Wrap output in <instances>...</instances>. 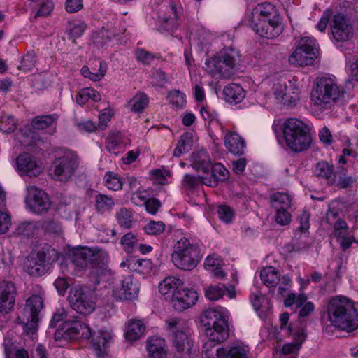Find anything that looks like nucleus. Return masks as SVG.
<instances>
[{
  "instance_id": "53",
  "label": "nucleus",
  "mask_w": 358,
  "mask_h": 358,
  "mask_svg": "<svg viewBox=\"0 0 358 358\" xmlns=\"http://www.w3.org/2000/svg\"><path fill=\"white\" fill-rule=\"evenodd\" d=\"M27 322L24 323V331L27 334H34L38 329V317L24 315Z\"/></svg>"
},
{
  "instance_id": "59",
  "label": "nucleus",
  "mask_w": 358,
  "mask_h": 358,
  "mask_svg": "<svg viewBox=\"0 0 358 358\" xmlns=\"http://www.w3.org/2000/svg\"><path fill=\"white\" fill-rule=\"evenodd\" d=\"M291 209L275 210V221L280 225H287L292 220Z\"/></svg>"
},
{
  "instance_id": "45",
  "label": "nucleus",
  "mask_w": 358,
  "mask_h": 358,
  "mask_svg": "<svg viewBox=\"0 0 358 358\" xmlns=\"http://www.w3.org/2000/svg\"><path fill=\"white\" fill-rule=\"evenodd\" d=\"M149 102L148 96L144 93L136 94L129 101V104L132 111L135 113L142 112Z\"/></svg>"
},
{
  "instance_id": "13",
  "label": "nucleus",
  "mask_w": 358,
  "mask_h": 358,
  "mask_svg": "<svg viewBox=\"0 0 358 358\" xmlns=\"http://www.w3.org/2000/svg\"><path fill=\"white\" fill-rule=\"evenodd\" d=\"M330 29L334 39L338 42L347 41L354 35V29L350 20L341 13L332 17Z\"/></svg>"
},
{
  "instance_id": "27",
  "label": "nucleus",
  "mask_w": 358,
  "mask_h": 358,
  "mask_svg": "<svg viewBox=\"0 0 358 358\" xmlns=\"http://www.w3.org/2000/svg\"><path fill=\"white\" fill-rule=\"evenodd\" d=\"M112 339L111 332L107 330H101L92 339L93 348L99 357L106 352Z\"/></svg>"
},
{
  "instance_id": "40",
  "label": "nucleus",
  "mask_w": 358,
  "mask_h": 358,
  "mask_svg": "<svg viewBox=\"0 0 358 358\" xmlns=\"http://www.w3.org/2000/svg\"><path fill=\"white\" fill-rule=\"evenodd\" d=\"M122 145V135L120 131H114L108 134L106 139V148L109 152L117 154Z\"/></svg>"
},
{
  "instance_id": "20",
  "label": "nucleus",
  "mask_w": 358,
  "mask_h": 358,
  "mask_svg": "<svg viewBox=\"0 0 358 358\" xmlns=\"http://www.w3.org/2000/svg\"><path fill=\"white\" fill-rule=\"evenodd\" d=\"M139 285L131 275L124 276L122 280V287L116 297L120 300H131L137 297Z\"/></svg>"
},
{
  "instance_id": "16",
  "label": "nucleus",
  "mask_w": 358,
  "mask_h": 358,
  "mask_svg": "<svg viewBox=\"0 0 358 358\" xmlns=\"http://www.w3.org/2000/svg\"><path fill=\"white\" fill-rule=\"evenodd\" d=\"M332 236L339 243L341 249L345 252L355 242V237L347 222L338 218L334 224Z\"/></svg>"
},
{
  "instance_id": "26",
  "label": "nucleus",
  "mask_w": 358,
  "mask_h": 358,
  "mask_svg": "<svg viewBox=\"0 0 358 358\" xmlns=\"http://www.w3.org/2000/svg\"><path fill=\"white\" fill-rule=\"evenodd\" d=\"M54 337L56 341H69L80 338L79 322H74L71 324L65 322L62 327L56 330Z\"/></svg>"
},
{
  "instance_id": "32",
  "label": "nucleus",
  "mask_w": 358,
  "mask_h": 358,
  "mask_svg": "<svg viewBox=\"0 0 358 358\" xmlns=\"http://www.w3.org/2000/svg\"><path fill=\"white\" fill-rule=\"evenodd\" d=\"M145 330V326L141 320H130L125 331V338L130 341H136L144 334Z\"/></svg>"
},
{
  "instance_id": "18",
  "label": "nucleus",
  "mask_w": 358,
  "mask_h": 358,
  "mask_svg": "<svg viewBox=\"0 0 358 358\" xmlns=\"http://www.w3.org/2000/svg\"><path fill=\"white\" fill-rule=\"evenodd\" d=\"M16 294V288L13 282H0V313H7L13 309Z\"/></svg>"
},
{
  "instance_id": "17",
  "label": "nucleus",
  "mask_w": 358,
  "mask_h": 358,
  "mask_svg": "<svg viewBox=\"0 0 358 358\" xmlns=\"http://www.w3.org/2000/svg\"><path fill=\"white\" fill-rule=\"evenodd\" d=\"M45 259L46 255L43 251L32 253L26 258L24 263V269L30 275L41 276L46 272Z\"/></svg>"
},
{
  "instance_id": "38",
  "label": "nucleus",
  "mask_w": 358,
  "mask_h": 358,
  "mask_svg": "<svg viewBox=\"0 0 358 358\" xmlns=\"http://www.w3.org/2000/svg\"><path fill=\"white\" fill-rule=\"evenodd\" d=\"M115 206L113 197L103 194H99L95 196L94 207L98 213L104 214L110 211Z\"/></svg>"
},
{
  "instance_id": "3",
  "label": "nucleus",
  "mask_w": 358,
  "mask_h": 358,
  "mask_svg": "<svg viewBox=\"0 0 358 358\" xmlns=\"http://www.w3.org/2000/svg\"><path fill=\"white\" fill-rule=\"evenodd\" d=\"M327 312L331 325L348 332L358 328L357 305L350 299L343 296L331 298Z\"/></svg>"
},
{
  "instance_id": "49",
  "label": "nucleus",
  "mask_w": 358,
  "mask_h": 358,
  "mask_svg": "<svg viewBox=\"0 0 358 358\" xmlns=\"http://www.w3.org/2000/svg\"><path fill=\"white\" fill-rule=\"evenodd\" d=\"M36 227V223L25 221L17 226L15 233L19 236H29L34 234Z\"/></svg>"
},
{
  "instance_id": "5",
  "label": "nucleus",
  "mask_w": 358,
  "mask_h": 358,
  "mask_svg": "<svg viewBox=\"0 0 358 358\" xmlns=\"http://www.w3.org/2000/svg\"><path fill=\"white\" fill-rule=\"evenodd\" d=\"M285 145L294 153L307 150L311 143L312 137L308 126L296 118H289L282 124Z\"/></svg>"
},
{
  "instance_id": "11",
  "label": "nucleus",
  "mask_w": 358,
  "mask_h": 358,
  "mask_svg": "<svg viewBox=\"0 0 358 358\" xmlns=\"http://www.w3.org/2000/svg\"><path fill=\"white\" fill-rule=\"evenodd\" d=\"M68 299L72 309L80 315H90L96 308L94 294L85 287L71 288Z\"/></svg>"
},
{
  "instance_id": "64",
  "label": "nucleus",
  "mask_w": 358,
  "mask_h": 358,
  "mask_svg": "<svg viewBox=\"0 0 358 358\" xmlns=\"http://www.w3.org/2000/svg\"><path fill=\"white\" fill-rule=\"evenodd\" d=\"M152 177L157 183L164 185L170 177V173L166 169H156L152 171Z\"/></svg>"
},
{
  "instance_id": "30",
  "label": "nucleus",
  "mask_w": 358,
  "mask_h": 358,
  "mask_svg": "<svg viewBox=\"0 0 358 358\" xmlns=\"http://www.w3.org/2000/svg\"><path fill=\"white\" fill-rule=\"evenodd\" d=\"M95 67H99L96 70V68H90L84 66L81 69V73L85 78H90L94 81L100 80L106 74L107 70V65L105 62L99 60H96L94 64Z\"/></svg>"
},
{
  "instance_id": "28",
  "label": "nucleus",
  "mask_w": 358,
  "mask_h": 358,
  "mask_svg": "<svg viewBox=\"0 0 358 358\" xmlns=\"http://www.w3.org/2000/svg\"><path fill=\"white\" fill-rule=\"evenodd\" d=\"M223 94L227 102L237 104L243 100L245 92L241 85L231 83L224 88Z\"/></svg>"
},
{
  "instance_id": "22",
  "label": "nucleus",
  "mask_w": 358,
  "mask_h": 358,
  "mask_svg": "<svg viewBox=\"0 0 358 358\" xmlns=\"http://www.w3.org/2000/svg\"><path fill=\"white\" fill-rule=\"evenodd\" d=\"M58 115L56 114L39 115L33 118L31 125L34 129L43 130L49 129V134H53L56 132L57 121Z\"/></svg>"
},
{
  "instance_id": "62",
  "label": "nucleus",
  "mask_w": 358,
  "mask_h": 358,
  "mask_svg": "<svg viewBox=\"0 0 358 358\" xmlns=\"http://www.w3.org/2000/svg\"><path fill=\"white\" fill-rule=\"evenodd\" d=\"M136 56L138 61L145 65L150 64L155 59V56L152 53L141 48L136 50Z\"/></svg>"
},
{
  "instance_id": "58",
  "label": "nucleus",
  "mask_w": 358,
  "mask_h": 358,
  "mask_svg": "<svg viewBox=\"0 0 358 358\" xmlns=\"http://www.w3.org/2000/svg\"><path fill=\"white\" fill-rule=\"evenodd\" d=\"M278 284L279 287L278 289V293L281 296H285L288 293L292 287V280L289 275H284L280 277V280Z\"/></svg>"
},
{
  "instance_id": "29",
  "label": "nucleus",
  "mask_w": 358,
  "mask_h": 358,
  "mask_svg": "<svg viewBox=\"0 0 358 358\" xmlns=\"http://www.w3.org/2000/svg\"><path fill=\"white\" fill-rule=\"evenodd\" d=\"M164 340L158 337H150L147 341V350L150 358H166Z\"/></svg>"
},
{
  "instance_id": "48",
  "label": "nucleus",
  "mask_w": 358,
  "mask_h": 358,
  "mask_svg": "<svg viewBox=\"0 0 358 358\" xmlns=\"http://www.w3.org/2000/svg\"><path fill=\"white\" fill-rule=\"evenodd\" d=\"M115 34L105 28H102L93 36V41L98 46L103 47L114 37Z\"/></svg>"
},
{
  "instance_id": "8",
  "label": "nucleus",
  "mask_w": 358,
  "mask_h": 358,
  "mask_svg": "<svg viewBox=\"0 0 358 358\" xmlns=\"http://www.w3.org/2000/svg\"><path fill=\"white\" fill-rule=\"evenodd\" d=\"M236 55V51L232 48L222 50L217 55L206 59V71L216 78L229 77L235 66Z\"/></svg>"
},
{
  "instance_id": "41",
  "label": "nucleus",
  "mask_w": 358,
  "mask_h": 358,
  "mask_svg": "<svg viewBox=\"0 0 358 358\" xmlns=\"http://www.w3.org/2000/svg\"><path fill=\"white\" fill-rule=\"evenodd\" d=\"M193 145L192 136L189 133L183 134L173 150V156L179 157L182 153L187 152L191 150Z\"/></svg>"
},
{
  "instance_id": "12",
  "label": "nucleus",
  "mask_w": 358,
  "mask_h": 358,
  "mask_svg": "<svg viewBox=\"0 0 358 358\" xmlns=\"http://www.w3.org/2000/svg\"><path fill=\"white\" fill-rule=\"evenodd\" d=\"M168 330L172 334V342L177 352L187 358L192 346L188 332L182 327L179 319L173 317L166 320Z\"/></svg>"
},
{
  "instance_id": "56",
  "label": "nucleus",
  "mask_w": 358,
  "mask_h": 358,
  "mask_svg": "<svg viewBox=\"0 0 358 358\" xmlns=\"http://www.w3.org/2000/svg\"><path fill=\"white\" fill-rule=\"evenodd\" d=\"M289 318V315L287 312L283 313L282 314L280 315V329L284 330L286 334L291 335L295 333V331L297 330V328H295L294 325L292 323L287 326Z\"/></svg>"
},
{
  "instance_id": "44",
  "label": "nucleus",
  "mask_w": 358,
  "mask_h": 358,
  "mask_svg": "<svg viewBox=\"0 0 358 358\" xmlns=\"http://www.w3.org/2000/svg\"><path fill=\"white\" fill-rule=\"evenodd\" d=\"M116 218L120 226L125 229L131 228L134 222L132 212L126 208H122L116 213Z\"/></svg>"
},
{
  "instance_id": "57",
  "label": "nucleus",
  "mask_w": 358,
  "mask_h": 358,
  "mask_svg": "<svg viewBox=\"0 0 358 358\" xmlns=\"http://www.w3.org/2000/svg\"><path fill=\"white\" fill-rule=\"evenodd\" d=\"M11 224L10 215L6 209L0 208V234L6 233Z\"/></svg>"
},
{
  "instance_id": "24",
  "label": "nucleus",
  "mask_w": 358,
  "mask_h": 358,
  "mask_svg": "<svg viewBox=\"0 0 358 358\" xmlns=\"http://www.w3.org/2000/svg\"><path fill=\"white\" fill-rule=\"evenodd\" d=\"M224 145L230 152L237 155H243L245 148L244 140L237 133L231 131L226 134Z\"/></svg>"
},
{
  "instance_id": "60",
  "label": "nucleus",
  "mask_w": 358,
  "mask_h": 358,
  "mask_svg": "<svg viewBox=\"0 0 358 358\" xmlns=\"http://www.w3.org/2000/svg\"><path fill=\"white\" fill-rule=\"evenodd\" d=\"M310 213L304 210L300 215L299 217V226L297 228L296 231L300 233H306L310 228Z\"/></svg>"
},
{
  "instance_id": "50",
  "label": "nucleus",
  "mask_w": 358,
  "mask_h": 358,
  "mask_svg": "<svg viewBox=\"0 0 358 358\" xmlns=\"http://www.w3.org/2000/svg\"><path fill=\"white\" fill-rule=\"evenodd\" d=\"M17 123L12 115H3L0 117V130L4 133L13 132L16 129Z\"/></svg>"
},
{
  "instance_id": "34",
  "label": "nucleus",
  "mask_w": 358,
  "mask_h": 358,
  "mask_svg": "<svg viewBox=\"0 0 358 358\" xmlns=\"http://www.w3.org/2000/svg\"><path fill=\"white\" fill-rule=\"evenodd\" d=\"M292 196L283 192H275L270 196V203L275 210L291 209Z\"/></svg>"
},
{
  "instance_id": "39",
  "label": "nucleus",
  "mask_w": 358,
  "mask_h": 358,
  "mask_svg": "<svg viewBox=\"0 0 358 358\" xmlns=\"http://www.w3.org/2000/svg\"><path fill=\"white\" fill-rule=\"evenodd\" d=\"M43 308V301L38 295H32L26 301L24 309V315L29 316L35 315L38 317V313Z\"/></svg>"
},
{
  "instance_id": "7",
  "label": "nucleus",
  "mask_w": 358,
  "mask_h": 358,
  "mask_svg": "<svg viewBox=\"0 0 358 358\" xmlns=\"http://www.w3.org/2000/svg\"><path fill=\"white\" fill-rule=\"evenodd\" d=\"M171 259L178 268L191 271L201 259L199 247L191 243L187 238L182 237L174 245Z\"/></svg>"
},
{
  "instance_id": "61",
  "label": "nucleus",
  "mask_w": 358,
  "mask_h": 358,
  "mask_svg": "<svg viewBox=\"0 0 358 358\" xmlns=\"http://www.w3.org/2000/svg\"><path fill=\"white\" fill-rule=\"evenodd\" d=\"M36 64L35 56L29 53L24 55L21 60V64L19 68L24 71L31 70Z\"/></svg>"
},
{
  "instance_id": "31",
  "label": "nucleus",
  "mask_w": 358,
  "mask_h": 358,
  "mask_svg": "<svg viewBox=\"0 0 358 358\" xmlns=\"http://www.w3.org/2000/svg\"><path fill=\"white\" fill-rule=\"evenodd\" d=\"M260 278L268 287H275L280 280V273L274 266H266L261 270Z\"/></svg>"
},
{
  "instance_id": "2",
  "label": "nucleus",
  "mask_w": 358,
  "mask_h": 358,
  "mask_svg": "<svg viewBox=\"0 0 358 358\" xmlns=\"http://www.w3.org/2000/svg\"><path fill=\"white\" fill-rule=\"evenodd\" d=\"M248 21L252 29L263 38H275L282 31L278 11L274 5L268 2L255 6Z\"/></svg>"
},
{
  "instance_id": "55",
  "label": "nucleus",
  "mask_w": 358,
  "mask_h": 358,
  "mask_svg": "<svg viewBox=\"0 0 358 358\" xmlns=\"http://www.w3.org/2000/svg\"><path fill=\"white\" fill-rule=\"evenodd\" d=\"M113 113L109 108H106L100 111L99 115L98 127L99 130H104L108 127V122L111 120Z\"/></svg>"
},
{
  "instance_id": "47",
  "label": "nucleus",
  "mask_w": 358,
  "mask_h": 358,
  "mask_svg": "<svg viewBox=\"0 0 358 358\" xmlns=\"http://www.w3.org/2000/svg\"><path fill=\"white\" fill-rule=\"evenodd\" d=\"M104 185L108 189L113 191H117L122 188V182L120 177L111 171L105 174Z\"/></svg>"
},
{
  "instance_id": "9",
  "label": "nucleus",
  "mask_w": 358,
  "mask_h": 358,
  "mask_svg": "<svg viewBox=\"0 0 358 358\" xmlns=\"http://www.w3.org/2000/svg\"><path fill=\"white\" fill-rule=\"evenodd\" d=\"M78 166V155L71 150H66L52 163L50 168V175L56 180L66 182L74 175Z\"/></svg>"
},
{
  "instance_id": "52",
  "label": "nucleus",
  "mask_w": 358,
  "mask_h": 358,
  "mask_svg": "<svg viewBox=\"0 0 358 358\" xmlns=\"http://www.w3.org/2000/svg\"><path fill=\"white\" fill-rule=\"evenodd\" d=\"M143 229L147 234L157 236L164 232L165 224L161 221H150Z\"/></svg>"
},
{
  "instance_id": "42",
  "label": "nucleus",
  "mask_w": 358,
  "mask_h": 358,
  "mask_svg": "<svg viewBox=\"0 0 358 358\" xmlns=\"http://www.w3.org/2000/svg\"><path fill=\"white\" fill-rule=\"evenodd\" d=\"M89 99L98 101L101 100V94L93 88L86 87L80 90L76 97V102L80 105L86 103Z\"/></svg>"
},
{
  "instance_id": "37",
  "label": "nucleus",
  "mask_w": 358,
  "mask_h": 358,
  "mask_svg": "<svg viewBox=\"0 0 358 358\" xmlns=\"http://www.w3.org/2000/svg\"><path fill=\"white\" fill-rule=\"evenodd\" d=\"M168 13H169V17H166L162 19V28L169 32H173L177 29L179 24L178 22V8L174 4H170L168 8Z\"/></svg>"
},
{
  "instance_id": "36",
  "label": "nucleus",
  "mask_w": 358,
  "mask_h": 358,
  "mask_svg": "<svg viewBox=\"0 0 358 358\" xmlns=\"http://www.w3.org/2000/svg\"><path fill=\"white\" fill-rule=\"evenodd\" d=\"M314 173L317 178L326 180L329 184H333L336 181L334 166L326 162H318L315 166Z\"/></svg>"
},
{
  "instance_id": "25",
  "label": "nucleus",
  "mask_w": 358,
  "mask_h": 358,
  "mask_svg": "<svg viewBox=\"0 0 358 358\" xmlns=\"http://www.w3.org/2000/svg\"><path fill=\"white\" fill-rule=\"evenodd\" d=\"M182 281L173 276L164 278L159 285V292L169 298H174V294L180 291L179 288L182 285Z\"/></svg>"
},
{
  "instance_id": "43",
  "label": "nucleus",
  "mask_w": 358,
  "mask_h": 358,
  "mask_svg": "<svg viewBox=\"0 0 358 358\" xmlns=\"http://www.w3.org/2000/svg\"><path fill=\"white\" fill-rule=\"evenodd\" d=\"M193 163L198 170L209 173L213 164L206 152L194 154L192 157Z\"/></svg>"
},
{
  "instance_id": "6",
  "label": "nucleus",
  "mask_w": 358,
  "mask_h": 358,
  "mask_svg": "<svg viewBox=\"0 0 358 358\" xmlns=\"http://www.w3.org/2000/svg\"><path fill=\"white\" fill-rule=\"evenodd\" d=\"M227 310L221 306L212 307L203 313L202 322L205 334L210 341L224 342L229 337V324L225 318Z\"/></svg>"
},
{
  "instance_id": "54",
  "label": "nucleus",
  "mask_w": 358,
  "mask_h": 358,
  "mask_svg": "<svg viewBox=\"0 0 358 358\" xmlns=\"http://www.w3.org/2000/svg\"><path fill=\"white\" fill-rule=\"evenodd\" d=\"M219 218L224 222L228 224L232 222L234 217V210L228 206H220L217 208Z\"/></svg>"
},
{
  "instance_id": "15",
  "label": "nucleus",
  "mask_w": 358,
  "mask_h": 358,
  "mask_svg": "<svg viewBox=\"0 0 358 358\" xmlns=\"http://www.w3.org/2000/svg\"><path fill=\"white\" fill-rule=\"evenodd\" d=\"M17 169L20 175L36 177L42 173V163L31 154L24 152L16 159Z\"/></svg>"
},
{
  "instance_id": "23",
  "label": "nucleus",
  "mask_w": 358,
  "mask_h": 358,
  "mask_svg": "<svg viewBox=\"0 0 358 358\" xmlns=\"http://www.w3.org/2000/svg\"><path fill=\"white\" fill-rule=\"evenodd\" d=\"M293 336L294 341L285 344L282 348V353L285 355H294L292 358L296 357V355L301 347L302 343L306 338V334L303 327H297V330Z\"/></svg>"
},
{
  "instance_id": "21",
  "label": "nucleus",
  "mask_w": 358,
  "mask_h": 358,
  "mask_svg": "<svg viewBox=\"0 0 358 358\" xmlns=\"http://www.w3.org/2000/svg\"><path fill=\"white\" fill-rule=\"evenodd\" d=\"M225 294L230 299L236 297V292L233 285L226 286L224 284L210 285L205 289V296L210 301H217Z\"/></svg>"
},
{
  "instance_id": "19",
  "label": "nucleus",
  "mask_w": 358,
  "mask_h": 358,
  "mask_svg": "<svg viewBox=\"0 0 358 358\" xmlns=\"http://www.w3.org/2000/svg\"><path fill=\"white\" fill-rule=\"evenodd\" d=\"M198 299V294L192 289H185L178 291L174 294V298H171V302L173 308L179 312H182L195 304Z\"/></svg>"
},
{
  "instance_id": "1",
  "label": "nucleus",
  "mask_w": 358,
  "mask_h": 358,
  "mask_svg": "<svg viewBox=\"0 0 358 358\" xmlns=\"http://www.w3.org/2000/svg\"><path fill=\"white\" fill-rule=\"evenodd\" d=\"M70 256L72 263L78 268L84 269L90 266V274L95 278L96 283L112 274V271L108 268L109 256L106 250L97 247L79 246L72 250Z\"/></svg>"
},
{
  "instance_id": "35",
  "label": "nucleus",
  "mask_w": 358,
  "mask_h": 358,
  "mask_svg": "<svg viewBox=\"0 0 358 358\" xmlns=\"http://www.w3.org/2000/svg\"><path fill=\"white\" fill-rule=\"evenodd\" d=\"M248 349L241 345L232 346L229 350L218 348L216 350L218 358H248Z\"/></svg>"
},
{
  "instance_id": "63",
  "label": "nucleus",
  "mask_w": 358,
  "mask_h": 358,
  "mask_svg": "<svg viewBox=\"0 0 358 358\" xmlns=\"http://www.w3.org/2000/svg\"><path fill=\"white\" fill-rule=\"evenodd\" d=\"M170 101L176 108L182 107L185 103V96L179 91H173L170 94Z\"/></svg>"
},
{
  "instance_id": "4",
  "label": "nucleus",
  "mask_w": 358,
  "mask_h": 358,
  "mask_svg": "<svg viewBox=\"0 0 358 358\" xmlns=\"http://www.w3.org/2000/svg\"><path fill=\"white\" fill-rule=\"evenodd\" d=\"M345 90L333 78H317L310 93L313 104L320 110L330 109L344 98Z\"/></svg>"
},
{
  "instance_id": "10",
  "label": "nucleus",
  "mask_w": 358,
  "mask_h": 358,
  "mask_svg": "<svg viewBox=\"0 0 358 358\" xmlns=\"http://www.w3.org/2000/svg\"><path fill=\"white\" fill-rule=\"evenodd\" d=\"M318 50L315 38L309 36H302L299 41L296 50L289 57V62L293 66H308L314 63L317 58Z\"/></svg>"
},
{
  "instance_id": "46",
  "label": "nucleus",
  "mask_w": 358,
  "mask_h": 358,
  "mask_svg": "<svg viewBox=\"0 0 358 358\" xmlns=\"http://www.w3.org/2000/svg\"><path fill=\"white\" fill-rule=\"evenodd\" d=\"M41 228L47 233L53 235L62 234V227L60 222L53 218H45L40 224Z\"/></svg>"
},
{
  "instance_id": "33",
  "label": "nucleus",
  "mask_w": 358,
  "mask_h": 358,
  "mask_svg": "<svg viewBox=\"0 0 358 358\" xmlns=\"http://www.w3.org/2000/svg\"><path fill=\"white\" fill-rule=\"evenodd\" d=\"M273 94L275 98L280 100L284 105H290L297 99L296 96L291 94V89H288L285 83H277L273 86Z\"/></svg>"
},
{
  "instance_id": "51",
  "label": "nucleus",
  "mask_w": 358,
  "mask_h": 358,
  "mask_svg": "<svg viewBox=\"0 0 358 358\" xmlns=\"http://www.w3.org/2000/svg\"><path fill=\"white\" fill-rule=\"evenodd\" d=\"M120 243L124 251L130 253L134 251V247L138 243V238L132 232H128L122 236Z\"/></svg>"
},
{
  "instance_id": "14",
  "label": "nucleus",
  "mask_w": 358,
  "mask_h": 358,
  "mask_svg": "<svg viewBox=\"0 0 358 358\" xmlns=\"http://www.w3.org/2000/svg\"><path fill=\"white\" fill-rule=\"evenodd\" d=\"M27 189V201L31 210L37 214L48 212L51 206L48 194L34 186H29Z\"/></svg>"
}]
</instances>
